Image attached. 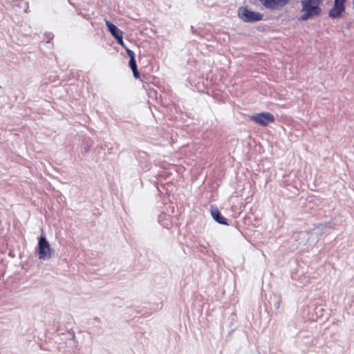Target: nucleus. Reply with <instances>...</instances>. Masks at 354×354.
Returning a JSON list of instances; mask_svg holds the SVG:
<instances>
[{
    "label": "nucleus",
    "mask_w": 354,
    "mask_h": 354,
    "mask_svg": "<svg viewBox=\"0 0 354 354\" xmlns=\"http://www.w3.org/2000/svg\"><path fill=\"white\" fill-rule=\"evenodd\" d=\"M250 120L255 123L266 127L274 122V116L268 112H261L250 116Z\"/></svg>",
    "instance_id": "nucleus-4"
},
{
    "label": "nucleus",
    "mask_w": 354,
    "mask_h": 354,
    "mask_svg": "<svg viewBox=\"0 0 354 354\" xmlns=\"http://www.w3.org/2000/svg\"><path fill=\"white\" fill-rule=\"evenodd\" d=\"M38 258L41 260H48L53 254V250L46 239L45 235H41L38 241L37 244Z\"/></svg>",
    "instance_id": "nucleus-2"
},
{
    "label": "nucleus",
    "mask_w": 354,
    "mask_h": 354,
    "mask_svg": "<svg viewBox=\"0 0 354 354\" xmlns=\"http://www.w3.org/2000/svg\"><path fill=\"white\" fill-rule=\"evenodd\" d=\"M129 66L133 72V75L135 79H139L140 77V73L138 70L136 62L134 57H132L129 62Z\"/></svg>",
    "instance_id": "nucleus-11"
},
{
    "label": "nucleus",
    "mask_w": 354,
    "mask_h": 354,
    "mask_svg": "<svg viewBox=\"0 0 354 354\" xmlns=\"http://www.w3.org/2000/svg\"><path fill=\"white\" fill-rule=\"evenodd\" d=\"M122 46L125 48V50L127 51V53L130 57V59L132 57H135V53L133 50H131L129 49L128 48H127V46Z\"/></svg>",
    "instance_id": "nucleus-12"
},
{
    "label": "nucleus",
    "mask_w": 354,
    "mask_h": 354,
    "mask_svg": "<svg viewBox=\"0 0 354 354\" xmlns=\"http://www.w3.org/2000/svg\"><path fill=\"white\" fill-rule=\"evenodd\" d=\"M106 25L111 35L117 39L119 44H124L122 41V32L116 26L109 21H105Z\"/></svg>",
    "instance_id": "nucleus-6"
},
{
    "label": "nucleus",
    "mask_w": 354,
    "mask_h": 354,
    "mask_svg": "<svg viewBox=\"0 0 354 354\" xmlns=\"http://www.w3.org/2000/svg\"><path fill=\"white\" fill-rule=\"evenodd\" d=\"M238 15L244 22H256L261 20L263 18V15L261 13L254 12L247 7L240 8Z\"/></svg>",
    "instance_id": "nucleus-3"
},
{
    "label": "nucleus",
    "mask_w": 354,
    "mask_h": 354,
    "mask_svg": "<svg viewBox=\"0 0 354 354\" xmlns=\"http://www.w3.org/2000/svg\"><path fill=\"white\" fill-rule=\"evenodd\" d=\"M292 239L297 242L296 247L305 243L308 239V234L306 232H299L294 233L292 236Z\"/></svg>",
    "instance_id": "nucleus-10"
},
{
    "label": "nucleus",
    "mask_w": 354,
    "mask_h": 354,
    "mask_svg": "<svg viewBox=\"0 0 354 354\" xmlns=\"http://www.w3.org/2000/svg\"><path fill=\"white\" fill-rule=\"evenodd\" d=\"M323 0H303L301 1V12L303 15L301 16V20H307L318 16L321 13V8L319 5Z\"/></svg>",
    "instance_id": "nucleus-1"
},
{
    "label": "nucleus",
    "mask_w": 354,
    "mask_h": 354,
    "mask_svg": "<svg viewBox=\"0 0 354 354\" xmlns=\"http://www.w3.org/2000/svg\"><path fill=\"white\" fill-rule=\"evenodd\" d=\"M335 223L333 221H330L328 223H319L315 228L317 233L325 234L328 233L329 231L335 228Z\"/></svg>",
    "instance_id": "nucleus-9"
},
{
    "label": "nucleus",
    "mask_w": 354,
    "mask_h": 354,
    "mask_svg": "<svg viewBox=\"0 0 354 354\" xmlns=\"http://www.w3.org/2000/svg\"><path fill=\"white\" fill-rule=\"evenodd\" d=\"M210 212L212 218L216 223L221 225H228L227 219L222 216L216 205H212L210 206Z\"/></svg>",
    "instance_id": "nucleus-7"
},
{
    "label": "nucleus",
    "mask_w": 354,
    "mask_h": 354,
    "mask_svg": "<svg viewBox=\"0 0 354 354\" xmlns=\"http://www.w3.org/2000/svg\"><path fill=\"white\" fill-rule=\"evenodd\" d=\"M346 0H334V6L329 11V17L339 18L345 10V2Z\"/></svg>",
    "instance_id": "nucleus-5"
},
{
    "label": "nucleus",
    "mask_w": 354,
    "mask_h": 354,
    "mask_svg": "<svg viewBox=\"0 0 354 354\" xmlns=\"http://www.w3.org/2000/svg\"><path fill=\"white\" fill-rule=\"evenodd\" d=\"M262 5L270 9H278L288 3V0H260Z\"/></svg>",
    "instance_id": "nucleus-8"
}]
</instances>
